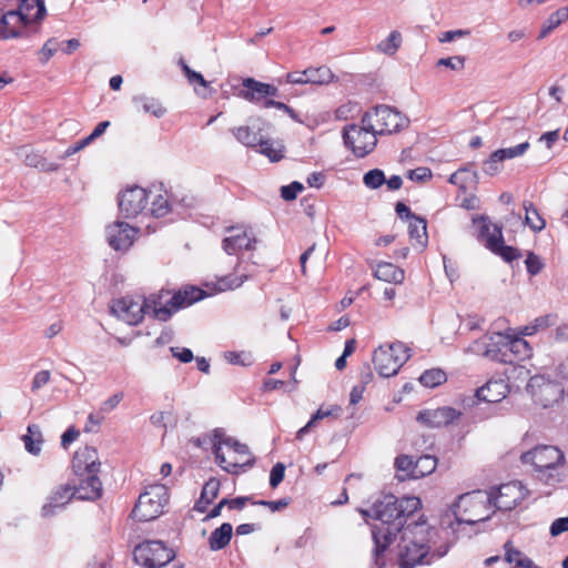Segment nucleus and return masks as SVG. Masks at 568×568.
I'll return each mask as SVG.
<instances>
[{
	"instance_id": "obj_9",
	"label": "nucleus",
	"mask_w": 568,
	"mask_h": 568,
	"mask_svg": "<svg viewBox=\"0 0 568 568\" xmlns=\"http://www.w3.org/2000/svg\"><path fill=\"white\" fill-rule=\"evenodd\" d=\"M527 390L534 400L545 408L557 403L564 394L562 385L545 375L532 376L527 384Z\"/></svg>"
},
{
	"instance_id": "obj_12",
	"label": "nucleus",
	"mask_w": 568,
	"mask_h": 568,
	"mask_svg": "<svg viewBox=\"0 0 568 568\" xmlns=\"http://www.w3.org/2000/svg\"><path fill=\"white\" fill-rule=\"evenodd\" d=\"M150 195L151 194L146 189L136 185L123 190L119 194L118 201L120 212L126 219L136 217L140 214H146Z\"/></svg>"
},
{
	"instance_id": "obj_19",
	"label": "nucleus",
	"mask_w": 568,
	"mask_h": 568,
	"mask_svg": "<svg viewBox=\"0 0 568 568\" xmlns=\"http://www.w3.org/2000/svg\"><path fill=\"white\" fill-rule=\"evenodd\" d=\"M227 232L231 234L222 241V247L227 255H237L242 250L250 251L255 247L256 239L247 234L246 231L230 227Z\"/></svg>"
},
{
	"instance_id": "obj_38",
	"label": "nucleus",
	"mask_w": 568,
	"mask_h": 568,
	"mask_svg": "<svg viewBox=\"0 0 568 568\" xmlns=\"http://www.w3.org/2000/svg\"><path fill=\"white\" fill-rule=\"evenodd\" d=\"M397 506L399 510L402 527L406 519L415 514L422 506L420 499L415 496H407L400 499L397 498Z\"/></svg>"
},
{
	"instance_id": "obj_35",
	"label": "nucleus",
	"mask_w": 568,
	"mask_h": 568,
	"mask_svg": "<svg viewBox=\"0 0 568 568\" xmlns=\"http://www.w3.org/2000/svg\"><path fill=\"white\" fill-rule=\"evenodd\" d=\"M133 103L139 110H142L145 113H151L156 118H161L165 113V109L154 98L136 95L133 98Z\"/></svg>"
},
{
	"instance_id": "obj_15",
	"label": "nucleus",
	"mask_w": 568,
	"mask_h": 568,
	"mask_svg": "<svg viewBox=\"0 0 568 568\" xmlns=\"http://www.w3.org/2000/svg\"><path fill=\"white\" fill-rule=\"evenodd\" d=\"M139 230L125 222H114L106 226L105 239L114 251L125 252L134 243Z\"/></svg>"
},
{
	"instance_id": "obj_51",
	"label": "nucleus",
	"mask_w": 568,
	"mask_h": 568,
	"mask_svg": "<svg viewBox=\"0 0 568 568\" xmlns=\"http://www.w3.org/2000/svg\"><path fill=\"white\" fill-rule=\"evenodd\" d=\"M363 183L366 187L375 190L385 183V174L379 169H373L366 172L363 176Z\"/></svg>"
},
{
	"instance_id": "obj_46",
	"label": "nucleus",
	"mask_w": 568,
	"mask_h": 568,
	"mask_svg": "<svg viewBox=\"0 0 568 568\" xmlns=\"http://www.w3.org/2000/svg\"><path fill=\"white\" fill-rule=\"evenodd\" d=\"M257 146L260 148V153L267 156L272 162H277L283 158V146L281 144L275 146L273 140L261 138Z\"/></svg>"
},
{
	"instance_id": "obj_41",
	"label": "nucleus",
	"mask_w": 568,
	"mask_h": 568,
	"mask_svg": "<svg viewBox=\"0 0 568 568\" xmlns=\"http://www.w3.org/2000/svg\"><path fill=\"white\" fill-rule=\"evenodd\" d=\"M524 210L526 225H528L535 232H540L541 230L545 229V220L540 216L537 209L531 202H525Z\"/></svg>"
},
{
	"instance_id": "obj_33",
	"label": "nucleus",
	"mask_w": 568,
	"mask_h": 568,
	"mask_svg": "<svg viewBox=\"0 0 568 568\" xmlns=\"http://www.w3.org/2000/svg\"><path fill=\"white\" fill-rule=\"evenodd\" d=\"M494 339L493 336L490 337H483L478 341H475L473 343V345H470L468 347V351L473 354H476V355H481V356H485L487 358H490L493 361H504L506 362L507 359L503 358V357H499V353L501 352V349L499 348H491L490 347V344L489 342H491Z\"/></svg>"
},
{
	"instance_id": "obj_24",
	"label": "nucleus",
	"mask_w": 568,
	"mask_h": 568,
	"mask_svg": "<svg viewBox=\"0 0 568 568\" xmlns=\"http://www.w3.org/2000/svg\"><path fill=\"white\" fill-rule=\"evenodd\" d=\"M26 24L41 21L47 13L44 2L42 0H22L19 11H17Z\"/></svg>"
},
{
	"instance_id": "obj_44",
	"label": "nucleus",
	"mask_w": 568,
	"mask_h": 568,
	"mask_svg": "<svg viewBox=\"0 0 568 568\" xmlns=\"http://www.w3.org/2000/svg\"><path fill=\"white\" fill-rule=\"evenodd\" d=\"M437 465L434 456L423 455L415 460V470H413V478H420L430 475Z\"/></svg>"
},
{
	"instance_id": "obj_10",
	"label": "nucleus",
	"mask_w": 568,
	"mask_h": 568,
	"mask_svg": "<svg viewBox=\"0 0 568 568\" xmlns=\"http://www.w3.org/2000/svg\"><path fill=\"white\" fill-rule=\"evenodd\" d=\"M377 132H374L368 125L352 124L343 130L345 144L351 148L355 155L365 156L374 150L377 143Z\"/></svg>"
},
{
	"instance_id": "obj_3",
	"label": "nucleus",
	"mask_w": 568,
	"mask_h": 568,
	"mask_svg": "<svg viewBox=\"0 0 568 568\" xmlns=\"http://www.w3.org/2000/svg\"><path fill=\"white\" fill-rule=\"evenodd\" d=\"M166 296L168 294L151 295L143 298L125 296L113 301L111 312L130 325L139 324L145 314L165 322L172 316V310L162 306V301Z\"/></svg>"
},
{
	"instance_id": "obj_25",
	"label": "nucleus",
	"mask_w": 568,
	"mask_h": 568,
	"mask_svg": "<svg viewBox=\"0 0 568 568\" xmlns=\"http://www.w3.org/2000/svg\"><path fill=\"white\" fill-rule=\"evenodd\" d=\"M474 225L477 227V239L483 242L486 248L489 250L490 239L494 237L495 231L503 233V227L498 224L491 223L488 216L480 215L473 219Z\"/></svg>"
},
{
	"instance_id": "obj_48",
	"label": "nucleus",
	"mask_w": 568,
	"mask_h": 568,
	"mask_svg": "<svg viewBox=\"0 0 568 568\" xmlns=\"http://www.w3.org/2000/svg\"><path fill=\"white\" fill-rule=\"evenodd\" d=\"M219 491H220V481L215 478H211L210 480H207L204 484L197 505L211 504L217 497Z\"/></svg>"
},
{
	"instance_id": "obj_37",
	"label": "nucleus",
	"mask_w": 568,
	"mask_h": 568,
	"mask_svg": "<svg viewBox=\"0 0 568 568\" xmlns=\"http://www.w3.org/2000/svg\"><path fill=\"white\" fill-rule=\"evenodd\" d=\"M505 351H510L514 354L515 359L523 361L530 357L531 348L527 341L524 338L508 339L503 344Z\"/></svg>"
},
{
	"instance_id": "obj_6",
	"label": "nucleus",
	"mask_w": 568,
	"mask_h": 568,
	"mask_svg": "<svg viewBox=\"0 0 568 568\" xmlns=\"http://www.w3.org/2000/svg\"><path fill=\"white\" fill-rule=\"evenodd\" d=\"M409 357V348L402 342H395L376 348L373 353V363L382 377H390L398 373Z\"/></svg>"
},
{
	"instance_id": "obj_57",
	"label": "nucleus",
	"mask_w": 568,
	"mask_h": 568,
	"mask_svg": "<svg viewBox=\"0 0 568 568\" xmlns=\"http://www.w3.org/2000/svg\"><path fill=\"white\" fill-rule=\"evenodd\" d=\"M303 190V184L297 181H294L291 184L281 187V196L285 201H293L296 199L297 194Z\"/></svg>"
},
{
	"instance_id": "obj_8",
	"label": "nucleus",
	"mask_w": 568,
	"mask_h": 568,
	"mask_svg": "<svg viewBox=\"0 0 568 568\" xmlns=\"http://www.w3.org/2000/svg\"><path fill=\"white\" fill-rule=\"evenodd\" d=\"M134 560L146 568H160L174 558L172 549L161 540H146L139 544L133 551Z\"/></svg>"
},
{
	"instance_id": "obj_5",
	"label": "nucleus",
	"mask_w": 568,
	"mask_h": 568,
	"mask_svg": "<svg viewBox=\"0 0 568 568\" xmlns=\"http://www.w3.org/2000/svg\"><path fill=\"white\" fill-rule=\"evenodd\" d=\"M362 123L368 125L378 135H383L402 131L408 126L409 120L396 109L378 105L363 115Z\"/></svg>"
},
{
	"instance_id": "obj_27",
	"label": "nucleus",
	"mask_w": 568,
	"mask_h": 568,
	"mask_svg": "<svg viewBox=\"0 0 568 568\" xmlns=\"http://www.w3.org/2000/svg\"><path fill=\"white\" fill-rule=\"evenodd\" d=\"M489 251L501 256L505 261L511 262L520 257V252L513 247L504 244L503 233L495 231L494 237L489 242Z\"/></svg>"
},
{
	"instance_id": "obj_20",
	"label": "nucleus",
	"mask_w": 568,
	"mask_h": 568,
	"mask_svg": "<svg viewBox=\"0 0 568 568\" xmlns=\"http://www.w3.org/2000/svg\"><path fill=\"white\" fill-rule=\"evenodd\" d=\"M72 488L68 485L60 486L53 490L47 498L45 504L41 508V515L44 518L54 516L60 511L73 497Z\"/></svg>"
},
{
	"instance_id": "obj_16",
	"label": "nucleus",
	"mask_w": 568,
	"mask_h": 568,
	"mask_svg": "<svg viewBox=\"0 0 568 568\" xmlns=\"http://www.w3.org/2000/svg\"><path fill=\"white\" fill-rule=\"evenodd\" d=\"M462 417V412L450 406L428 408L420 410L416 417L417 422L428 428L446 427Z\"/></svg>"
},
{
	"instance_id": "obj_49",
	"label": "nucleus",
	"mask_w": 568,
	"mask_h": 568,
	"mask_svg": "<svg viewBox=\"0 0 568 568\" xmlns=\"http://www.w3.org/2000/svg\"><path fill=\"white\" fill-rule=\"evenodd\" d=\"M445 381H446V374L442 369H438V368L425 371L419 377V382L424 386L430 387V388L443 384Z\"/></svg>"
},
{
	"instance_id": "obj_28",
	"label": "nucleus",
	"mask_w": 568,
	"mask_h": 568,
	"mask_svg": "<svg viewBox=\"0 0 568 568\" xmlns=\"http://www.w3.org/2000/svg\"><path fill=\"white\" fill-rule=\"evenodd\" d=\"M448 182L465 191L469 184H476L478 182V174L476 170H474V165L468 164L454 172L449 176Z\"/></svg>"
},
{
	"instance_id": "obj_58",
	"label": "nucleus",
	"mask_w": 568,
	"mask_h": 568,
	"mask_svg": "<svg viewBox=\"0 0 568 568\" xmlns=\"http://www.w3.org/2000/svg\"><path fill=\"white\" fill-rule=\"evenodd\" d=\"M398 470L406 473L408 477L413 478V470H415V459L407 455L398 456L395 460Z\"/></svg>"
},
{
	"instance_id": "obj_43",
	"label": "nucleus",
	"mask_w": 568,
	"mask_h": 568,
	"mask_svg": "<svg viewBox=\"0 0 568 568\" xmlns=\"http://www.w3.org/2000/svg\"><path fill=\"white\" fill-rule=\"evenodd\" d=\"M402 34L399 31L394 30L392 31L388 37L384 40H382L377 45L376 49L378 52L387 54V55H394L397 50L400 48L402 44Z\"/></svg>"
},
{
	"instance_id": "obj_36",
	"label": "nucleus",
	"mask_w": 568,
	"mask_h": 568,
	"mask_svg": "<svg viewBox=\"0 0 568 568\" xmlns=\"http://www.w3.org/2000/svg\"><path fill=\"white\" fill-rule=\"evenodd\" d=\"M566 20H568V7L559 8L557 11L552 12L545 21L538 38H546L552 30H555Z\"/></svg>"
},
{
	"instance_id": "obj_21",
	"label": "nucleus",
	"mask_w": 568,
	"mask_h": 568,
	"mask_svg": "<svg viewBox=\"0 0 568 568\" xmlns=\"http://www.w3.org/2000/svg\"><path fill=\"white\" fill-rule=\"evenodd\" d=\"M78 487L72 491L74 496L83 500H95L102 495V483L97 474H85L80 477Z\"/></svg>"
},
{
	"instance_id": "obj_55",
	"label": "nucleus",
	"mask_w": 568,
	"mask_h": 568,
	"mask_svg": "<svg viewBox=\"0 0 568 568\" xmlns=\"http://www.w3.org/2000/svg\"><path fill=\"white\" fill-rule=\"evenodd\" d=\"M181 67L184 72V75L187 78L191 84H200L203 88L207 87V81L203 78V75L194 70H192L183 60H181Z\"/></svg>"
},
{
	"instance_id": "obj_34",
	"label": "nucleus",
	"mask_w": 568,
	"mask_h": 568,
	"mask_svg": "<svg viewBox=\"0 0 568 568\" xmlns=\"http://www.w3.org/2000/svg\"><path fill=\"white\" fill-rule=\"evenodd\" d=\"M408 233L412 240L420 247H425L428 241L426 221L419 216H413L408 221Z\"/></svg>"
},
{
	"instance_id": "obj_40",
	"label": "nucleus",
	"mask_w": 568,
	"mask_h": 568,
	"mask_svg": "<svg viewBox=\"0 0 568 568\" xmlns=\"http://www.w3.org/2000/svg\"><path fill=\"white\" fill-rule=\"evenodd\" d=\"M243 87L247 89V91L242 93V97L247 101H258L261 98L265 97L266 83L256 81L253 78H247L243 80Z\"/></svg>"
},
{
	"instance_id": "obj_39",
	"label": "nucleus",
	"mask_w": 568,
	"mask_h": 568,
	"mask_svg": "<svg viewBox=\"0 0 568 568\" xmlns=\"http://www.w3.org/2000/svg\"><path fill=\"white\" fill-rule=\"evenodd\" d=\"M235 139L245 146L257 148L261 142V135L258 132L252 131L250 126H237L232 129Z\"/></svg>"
},
{
	"instance_id": "obj_60",
	"label": "nucleus",
	"mask_w": 568,
	"mask_h": 568,
	"mask_svg": "<svg viewBox=\"0 0 568 568\" xmlns=\"http://www.w3.org/2000/svg\"><path fill=\"white\" fill-rule=\"evenodd\" d=\"M285 466L282 463H277L273 466L270 474V485L272 488L277 487L284 479Z\"/></svg>"
},
{
	"instance_id": "obj_4",
	"label": "nucleus",
	"mask_w": 568,
	"mask_h": 568,
	"mask_svg": "<svg viewBox=\"0 0 568 568\" xmlns=\"http://www.w3.org/2000/svg\"><path fill=\"white\" fill-rule=\"evenodd\" d=\"M491 509V496L483 490L464 494L454 504V515L460 524L485 521L490 518Z\"/></svg>"
},
{
	"instance_id": "obj_7",
	"label": "nucleus",
	"mask_w": 568,
	"mask_h": 568,
	"mask_svg": "<svg viewBox=\"0 0 568 568\" xmlns=\"http://www.w3.org/2000/svg\"><path fill=\"white\" fill-rule=\"evenodd\" d=\"M168 499V489L164 485H150L140 494L132 510V516L139 521L156 519L163 513Z\"/></svg>"
},
{
	"instance_id": "obj_53",
	"label": "nucleus",
	"mask_w": 568,
	"mask_h": 568,
	"mask_svg": "<svg viewBox=\"0 0 568 568\" xmlns=\"http://www.w3.org/2000/svg\"><path fill=\"white\" fill-rule=\"evenodd\" d=\"M503 160L496 152H493L490 156L484 162L483 171L488 175H496L503 169Z\"/></svg>"
},
{
	"instance_id": "obj_26",
	"label": "nucleus",
	"mask_w": 568,
	"mask_h": 568,
	"mask_svg": "<svg viewBox=\"0 0 568 568\" xmlns=\"http://www.w3.org/2000/svg\"><path fill=\"white\" fill-rule=\"evenodd\" d=\"M374 275L381 281L394 284H400L405 278L404 271L388 262H379L376 265Z\"/></svg>"
},
{
	"instance_id": "obj_52",
	"label": "nucleus",
	"mask_w": 568,
	"mask_h": 568,
	"mask_svg": "<svg viewBox=\"0 0 568 568\" xmlns=\"http://www.w3.org/2000/svg\"><path fill=\"white\" fill-rule=\"evenodd\" d=\"M528 149H529V143L523 142L515 146L496 150L495 152L498 154V156L503 161H505V160H510V159H515V158L523 155Z\"/></svg>"
},
{
	"instance_id": "obj_1",
	"label": "nucleus",
	"mask_w": 568,
	"mask_h": 568,
	"mask_svg": "<svg viewBox=\"0 0 568 568\" xmlns=\"http://www.w3.org/2000/svg\"><path fill=\"white\" fill-rule=\"evenodd\" d=\"M363 515L379 520L382 524L381 527L376 526L372 530L375 547L369 568H385V550L392 541V536L402 530L397 498L394 495H386L382 500L376 501L369 510H364Z\"/></svg>"
},
{
	"instance_id": "obj_42",
	"label": "nucleus",
	"mask_w": 568,
	"mask_h": 568,
	"mask_svg": "<svg viewBox=\"0 0 568 568\" xmlns=\"http://www.w3.org/2000/svg\"><path fill=\"white\" fill-rule=\"evenodd\" d=\"M557 322L556 314H547L544 316H539L534 320L530 324L526 325L521 328L520 333L523 335H534L535 333L542 331L549 326L555 325Z\"/></svg>"
},
{
	"instance_id": "obj_45",
	"label": "nucleus",
	"mask_w": 568,
	"mask_h": 568,
	"mask_svg": "<svg viewBox=\"0 0 568 568\" xmlns=\"http://www.w3.org/2000/svg\"><path fill=\"white\" fill-rule=\"evenodd\" d=\"M308 83L312 84H328L334 80V74L327 67L308 68L307 69Z\"/></svg>"
},
{
	"instance_id": "obj_56",
	"label": "nucleus",
	"mask_w": 568,
	"mask_h": 568,
	"mask_svg": "<svg viewBox=\"0 0 568 568\" xmlns=\"http://www.w3.org/2000/svg\"><path fill=\"white\" fill-rule=\"evenodd\" d=\"M437 65L446 67L454 71H460L465 67V58L462 55L442 58L437 61Z\"/></svg>"
},
{
	"instance_id": "obj_54",
	"label": "nucleus",
	"mask_w": 568,
	"mask_h": 568,
	"mask_svg": "<svg viewBox=\"0 0 568 568\" xmlns=\"http://www.w3.org/2000/svg\"><path fill=\"white\" fill-rule=\"evenodd\" d=\"M525 264H526L527 272L531 276H535L538 273H540L545 266L541 258L534 252H528L527 257L525 260Z\"/></svg>"
},
{
	"instance_id": "obj_2",
	"label": "nucleus",
	"mask_w": 568,
	"mask_h": 568,
	"mask_svg": "<svg viewBox=\"0 0 568 568\" xmlns=\"http://www.w3.org/2000/svg\"><path fill=\"white\" fill-rule=\"evenodd\" d=\"M520 460L524 465L532 468L535 478L540 483L548 486H556L562 481V468L566 458L559 447L552 445H538L521 454Z\"/></svg>"
},
{
	"instance_id": "obj_32",
	"label": "nucleus",
	"mask_w": 568,
	"mask_h": 568,
	"mask_svg": "<svg viewBox=\"0 0 568 568\" xmlns=\"http://www.w3.org/2000/svg\"><path fill=\"white\" fill-rule=\"evenodd\" d=\"M148 192L151 194V206L150 209L148 207V213L154 217H162L166 215L171 210L166 194H162L161 190H148Z\"/></svg>"
},
{
	"instance_id": "obj_23",
	"label": "nucleus",
	"mask_w": 568,
	"mask_h": 568,
	"mask_svg": "<svg viewBox=\"0 0 568 568\" xmlns=\"http://www.w3.org/2000/svg\"><path fill=\"white\" fill-rule=\"evenodd\" d=\"M27 24L17 11H8L0 18V39H11L21 36Z\"/></svg>"
},
{
	"instance_id": "obj_14",
	"label": "nucleus",
	"mask_w": 568,
	"mask_h": 568,
	"mask_svg": "<svg viewBox=\"0 0 568 568\" xmlns=\"http://www.w3.org/2000/svg\"><path fill=\"white\" fill-rule=\"evenodd\" d=\"M527 489L520 481H510L500 485L488 493L491 496V506L499 510L514 509L527 495Z\"/></svg>"
},
{
	"instance_id": "obj_50",
	"label": "nucleus",
	"mask_w": 568,
	"mask_h": 568,
	"mask_svg": "<svg viewBox=\"0 0 568 568\" xmlns=\"http://www.w3.org/2000/svg\"><path fill=\"white\" fill-rule=\"evenodd\" d=\"M60 50V41L57 38L49 39L38 52L41 64L48 61Z\"/></svg>"
},
{
	"instance_id": "obj_64",
	"label": "nucleus",
	"mask_w": 568,
	"mask_h": 568,
	"mask_svg": "<svg viewBox=\"0 0 568 568\" xmlns=\"http://www.w3.org/2000/svg\"><path fill=\"white\" fill-rule=\"evenodd\" d=\"M470 34L469 30L458 29V30H450L443 32L440 37L438 38L439 42H452L456 39L464 38Z\"/></svg>"
},
{
	"instance_id": "obj_11",
	"label": "nucleus",
	"mask_w": 568,
	"mask_h": 568,
	"mask_svg": "<svg viewBox=\"0 0 568 568\" xmlns=\"http://www.w3.org/2000/svg\"><path fill=\"white\" fill-rule=\"evenodd\" d=\"M428 551L429 547L424 542V538L410 537L408 530H405L398 545L399 568H414L420 564H428L425 561Z\"/></svg>"
},
{
	"instance_id": "obj_29",
	"label": "nucleus",
	"mask_w": 568,
	"mask_h": 568,
	"mask_svg": "<svg viewBox=\"0 0 568 568\" xmlns=\"http://www.w3.org/2000/svg\"><path fill=\"white\" fill-rule=\"evenodd\" d=\"M22 442L24 444L26 450L34 456H38L41 453V446L43 443V437L41 429L38 425H29L27 428V434L22 436Z\"/></svg>"
},
{
	"instance_id": "obj_62",
	"label": "nucleus",
	"mask_w": 568,
	"mask_h": 568,
	"mask_svg": "<svg viewBox=\"0 0 568 568\" xmlns=\"http://www.w3.org/2000/svg\"><path fill=\"white\" fill-rule=\"evenodd\" d=\"M226 447L233 450L235 455L239 456H246L247 458H253L250 453V448L247 445L240 443L239 440L234 439H227Z\"/></svg>"
},
{
	"instance_id": "obj_18",
	"label": "nucleus",
	"mask_w": 568,
	"mask_h": 568,
	"mask_svg": "<svg viewBox=\"0 0 568 568\" xmlns=\"http://www.w3.org/2000/svg\"><path fill=\"white\" fill-rule=\"evenodd\" d=\"M160 294H168V296L162 301V306H168L170 310H172V314L178 310L190 306L206 296L203 290L194 286L179 291L172 296H170L169 292H161Z\"/></svg>"
},
{
	"instance_id": "obj_61",
	"label": "nucleus",
	"mask_w": 568,
	"mask_h": 568,
	"mask_svg": "<svg viewBox=\"0 0 568 568\" xmlns=\"http://www.w3.org/2000/svg\"><path fill=\"white\" fill-rule=\"evenodd\" d=\"M51 374L49 371H40L38 372L31 384V390L33 393L38 392L40 388H42L44 385H47L50 382Z\"/></svg>"
},
{
	"instance_id": "obj_63",
	"label": "nucleus",
	"mask_w": 568,
	"mask_h": 568,
	"mask_svg": "<svg viewBox=\"0 0 568 568\" xmlns=\"http://www.w3.org/2000/svg\"><path fill=\"white\" fill-rule=\"evenodd\" d=\"M566 531H568V516L554 520L549 529V532L552 537H557Z\"/></svg>"
},
{
	"instance_id": "obj_17",
	"label": "nucleus",
	"mask_w": 568,
	"mask_h": 568,
	"mask_svg": "<svg viewBox=\"0 0 568 568\" xmlns=\"http://www.w3.org/2000/svg\"><path fill=\"white\" fill-rule=\"evenodd\" d=\"M73 470L79 477L85 474H98L101 463L98 452L93 447H83L75 452L72 462Z\"/></svg>"
},
{
	"instance_id": "obj_22",
	"label": "nucleus",
	"mask_w": 568,
	"mask_h": 568,
	"mask_svg": "<svg viewBox=\"0 0 568 568\" xmlns=\"http://www.w3.org/2000/svg\"><path fill=\"white\" fill-rule=\"evenodd\" d=\"M508 390L504 379H490L476 390V397L481 402L498 403L507 396Z\"/></svg>"
},
{
	"instance_id": "obj_13",
	"label": "nucleus",
	"mask_w": 568,
	"mask_h": 568,
	"mask_svg": "<svg viewBox=\"0 0 568 568\" xmlns=\"http://www.w3.org/2000/svg\"><path fill=\"white\" fill-rule=\"evenodd\" d=\"M227 439H234L225 434L223 428H215L211 435L212 449L219 466L229 474H240L254 465V458H247L245 462L227 460L222 452V446H226Z\"/></svg>"
},
{
	"instance_id": "obj_47",
	"label": "nucleus",
	"mask_w": 568,
	"mask_h": 568,
	"mask_svg": "<svg viewBox=\"0 0 568 568\" xmlns=\"http://www.w3.org/2000/svg\"><path fill=\"white\" fill-rule=\"evenodd\" d=\"M247 280L246 275L233 276V275H224L219 277L214 290L217 292H225L227 290H234L240 287Z\"/></svg>"
},
{
	"instance_id": "obj_30",
	"label": "nucleus",
	"mask_w": 568,
	"mask_h": 568,
	"mask_svg": "<svg viewBox=\"0 0 568 568\" xmlns=\"http://www.w3.org/2000/svg\"><path fill=\"white\" fill-rule=\"evenodd\" d=\"M233 527L229 523L222 524L219 528L211 532L209 545L211 550H221L226 547L231 540Z\"/></svg>"
},
{
	"instance_id": "obj_59",
	"label": "nucleus",
	"mask_w": 568,
	"mask_h": 568,
	"mask_svg": "<svg viewBox=\"0 0 568 568\" xmlns=\"http://www.w3.org/2000/svg\"><path fill=\"white\" fill-rule=\"evenodd\" d=\"M123 397H124V395L122 392H118V393L113 394L112 396H110L108 399H105L101 404L100 414L104 415V414H109L110 412H112L114 408L118 407V405L121 403Z\"/></svg>"
},
{
	"instance_id": "obj_31",
	"label": "nucleus",
	"mask_w": 568,
	"mask_h": 568,
	"mask_svg": "<svg viewBox=\"0 0 568 568\" xmlns=\"http://www.w3.org/2000/svg\"><path fill=\"white\" fill-rule=\"evenodd\" d=\"M505 560L508 564H515V568H541L537 566L530 558L525 556L520 550L513 547L511 541L504 545Z\"/></svg>"
}]
</instances>
